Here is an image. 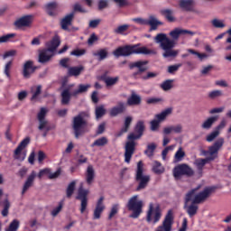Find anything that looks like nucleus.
<instances>
[{"instance_id": "nucleus-31", "label": "nucleus", "mask_w": 231, "mask_h": 231, "mask_svg": "<svg viewBox=\"0 0 231 231\" xmlns=\"http://www.w3.org/2000/svg\"><path fill=\"white\" fill-rule=\"evenodd\" d=\"M83 70H84V67L82 65L79 67H69L68 69L67 75H69V77H79L80 76Z\"/></svg>"}, {"instance_id": "nucleus-54", "label": "nucleus", "mask_w": 231, "mask_h": 231, "mask_svg": "<svg viewBox=\"0 0 231 231\" xmlns=\"http://www.w3.org/2000/svg\"><path fill=\"white\" fill-rule=\"evenodd\" d=\"M129 28V25L125 24V25H119L117 26L114 32L117 33V34H124L125 32H127Z\"/></svg>"}, {"instance_id": "nucleus-15", "label": "nucleus", "mask_w": 231, "mask_h": 231, "mask_svg": "<svg viewBox=\"0 0 231 231\" xmlns=\"http://www.w3.org/2000/svg\"><path fill=\"white\" fill-rule=\"evenodd\" d=\"M149 64L147 60H137L134 62H130L128 67L130 69H137V72L134 73V76H137L142 74L147 69L146 65Z\"/></svg>"}, {"instance_id": "nucleus-51", "label": "nucleus", "mask_w": 231, "mask_h": 231, "mask_svg": "<svg viewBox=\"0 0 231 231\" xmlns=\"http://www.w3.org/2000/svg\"><path fill=\"white\" fill-rule=\"evenodd\" d=\"M63 206H64V200L60 201L59 206L57 208H54V209H52L51 216L53 217H56L58 214L61 212Z\"/></svg>"}, {"instance_id": "nucleus-28", "label": "nucleus", "mask_w": 231, "mask_h": 231, "mask_svg": "<svg viewBox=\"0 0 231 231\" xmlns=\"http://www.w3.org/2000/svg\"><path fill=\"white\" fill-rule=\"evenodd\" d=\"M147 25L151 26V31H156L159 25H162V23L160 22L156 16L151 15L147 20Z\"/></svg>"}, {"instance_id": "nucleus-3", "label": "nucleus", "mask_w": 231, "mask_h": 231, "mask_svg": "<svg viewBox=\"0 0 231 231\" xmlns=\"http://www.w3.org/2000/svg\"><path fill=\"white\" fill-rule=\"evenodd\" d=\"M133 54L156 55L157 51L154 50H149L144 46L139 47L138 44L119 46L113 51V55L116 58L128 57Z\"/></svg>"}, {"instance_id": "nucleus-34", "label": "nucleus", "mask_w": 231, "mask_h": 231, "mask_svg": "<svg viewBox=\"0 0 231 231\" xmlns=\"http://www.w3.org/2000/svg\"><path fill=\"white\" fill-rule=\"evenodd\" d=\"M217 120V116H211L208 118L201 125V128L204 130H209Z\"/></svg>"}, {"instance_id": "nucleus-36", "label": "nucleus", "mask_w": 231, "mask_h": 231, "mask_svg": "<svg viewBox=\"0 0 231 231\" xmlns=\"http://www.w3.org/2000/svg\"><path fill=\"white\" fill-rule=\"evenodd\" d=\"M224 97L223 90H211V92L208 93V97L211 100L219 99Z\"/></svg>"}, {"instance_id": "nucleus-26", "label": "nucleus", "mask_w": 231, "mask_h": 231, "mask_svg": "<svg viewBox=\"0 0 231 231\" xmlns=\"http://www.w3.org/2000/svg\"><path fill=\"white\" fill-rule=\"evenodd\" d=\"M73 17H74L73 12L65 15V17L60 21V26L62 30L64 31L69 30V26H70Z\"/></svg>"}, {"instance_id": "nucleus-52", "label": "nucleus", "mask_w": 231, "mask_h": 231, "mask_svg": "<svg viewBox=\"0 0 231 231\" xmlns=\"http://www.w3.org/2000/svg\"><path fill=\"white\" fill-rule=\"evenodd\" d=\"M185 156H186V153L185 152H183V148L180 147L175 154V162H181L183 160V157Z\"/></svg>"}, {"instance_id": "nucleus-37", "label": "nucleus", "mask_w": 231, "mask_h": 231, "mask_svg": "<svg viewBox=\"0 0 231 231\" xmlns=\"http://www.w3.org/2000/svg\"><path fill=\"white\" fill-rule=\"evenodd\" d=\"M171 113L172 108H166L162 113L155 116V120L160 121L161 123V121L165 120V118H167L168 116L171 115Z\"/></svg>"}, {"instance_id": "nucleus-21", "label": "nucleus", "mask_w": 231, "mask_h": 231, "mask_svg": "<svg viewBox=\"0 0 231 231\" xmlns=\"http://www.w3.org/2000/svg\"><path fill=\"white\" fill-rule=\"evenodd\" d=\"M212 189L209 188H206L203 191H200L199 193L196 194L193 203L199 204L202 201L206 200L209 195L211 194Z\"/></svg>"}, {"instance_id": "nucleus-2", "label": "nucleus", "mask_w": 231, "mask_h": 231, "mask_svg": "<svg viewBox=\"0 0 231 231\" xmlns=\"http://www.w3.org/2000/svg\"><path fill=\"white\" fill-rule=\"evenodd\" d=\"M144 132V122L143 121H139L136 123L134 126V133H131L128 136L127 141L125 143V162L129 164L131 163V160L133 158V155L134 154L135 152V147H136V142L134 140H138L142 137Z\"/></svg>"}, {"instance_id": "nucleus-7", "label": "nucleus", "mask_w": 231, "mask_h": 231, "mask_svg": "<svg viewBox=\"0 0 231 231\" xmlns=\"http://www.w3.org/2000/svg\"><path fill=\"white\" fill-rule=\"evenodd\" d=\"M138 198H139L138 195H134L128 200L126 207L128 210L132 212V214L130 215V217L137 218L141 216L143 212V202Z\"/></svg>"}, {"instance_id": "nucleus-43", "label": "nucleus", "mask_w": 231, "mask_h": 231, "mask_svg": "<svg viewBox=\"0 0 231 231\" xmlns=\"http://www.w3.org/2000/svg\"><path fill=\"white\" fill-rule=\"evenodd\" d=\"M44 7H45L46 12L49 15H51V16L55 15L54 11L57 7V4L55 2L48 3L47 5H45Z\"/></svg>"}, {"instance_id": "nucleus-59", "label": "nucleus", "mask_w": 231, "mask_h": 231, "mask_svg": "<svg viewBox=\"0 0 231 231\" xmlns=\"http://www.w3.org/2000/svg\"><path fill=\"white\" fill-rule=\"evenodd\" d=\"M219 134H220V132L216 130V131L212 132L209 135H207L206 141L211 143Z\"/></svg>"}, {"instance_id": "nucleus-32", "label": "nucleus", "mask_w": 231, "mask_h": 231, "mask_svg": "<svg viewBox=\"0 0 231 231\" xmlns=\"http://www.w3.org/2000/svg\"><path fill=\"white\" fill-rule=\"evenodd\" d=\"M194 3V0H180V7L184 11L190 12Z\"/></svg>"}, {"instance_id": "nucleus-12", "label": "nucleus", "mask_w": 231, "mask_h": 231, "mask_svg": "<svg viewBox=\"0 0 231 231\" xmlns=\"http://www.w3.org/2000/svg\"><path fill=\"white\" fill-rule=\"evenodd\" d=\"M89 191L88 189H84L83 183H80V186L78 189V196L76 199L80 201V213L84 214L88 208V196Z\"/></svg>"}, {"instance_id": "nucleus-23", "label": "nucleus", "mask_w": 231, "mask_h": 231, "mask_svg": "<svg viewBox=\"0 0 231 231\" xmlns=\"http://www.w3.org/2000/svg\"><path fill=\"white\" fill-rule=\"evenodd\" d=\"M35 178L36 172L32 171V172H31V174L28 176L26 181L23 184L22 195H24V193H26L29 190V189L33 185Z\"/></svg>"}, {"instance_id": "nucleus-40", "label": "nucleus", "mask_w": 231, "mask_h": 231, "mask_svg": "<svg viewBox=\"0 0 231 231\" xmlns=\"http://www.w3.org/2000/svg\"><path fill=\"white\" fill-rule=\"evenodd\" d=\"M108 143V140L106 137H101L97 139L96 141L93 142L91 144V147H104Z\"/></svg>"}, {"instance_id": "nucleus-60", "label": "nucleus", "mask_w": 231, "mask_h": 231, "mask_svg": "<svg viewBox=\"0 0 231 231\" xmlns=\"http://www.w3.org/2000/svg\"><path fill=\"white\" fill-rule=\"evenodd\" d=\"M12 65H13V61L10 60V61H8V62L5 64V66L4 73L5 74V76H6L7 78H10V77H11L10 71H11Z\"/></svg>"}, {"instance_id": "nucleus-13", "label": "nucleus", "mask_w": 231, "mask_h": 231, "mask_svg": "<svg viewBox=\"0 0 231 231\" xmlns=\"http://www.w3.org/2000/svg\"><path fill=\"white\" fill-rule=\"evenodd\" d=\"M173 211L169 209L162 226H159L158 229L155 231H171L173 224Z\"/></svg>"}, {"instance_id": "nucleus-35", "label": "nucleus", "mask_w": 231, "mask_h": 231, "mask_svg": "<svg viewBox=\"0 0 231 231\" xmlns=\"http://www.w3.org/2000/svg\"><path fill=\"white\" fill-rule=\"evenodd\" d=\"M157 148L155 143H151L147 145L146 150L144 151V154L149 157L152 158L154 156V152Z\"/></svg>"}, {"instance_id": "nucleus-38", "label": "nucleus", "mask_w": 231, "mask_h": 231, "mask_svg": "<svg viewBox=\"0 0 231 231\" xmlns=\"http://www.w3.org/2000/svg\"><path fill=\"white\" fill-rule=\"evenodd\" d=\"M161 14L168 20V22L171 23L175 21L173 11L171 9H162Z\"/></svg>"}, {"instance_id": "nucleus-29", "label": "nucleus", "mask_w": 231, "mask_h": 231, "mask_svg": "<svg viewBox=\"0 0 231 231\" xmlns=\"http://www.w3.org/2000/svg\"><path fill=\"white\" fill-rule=\"evenodd\" d=\"M93 56L97 59L98 61H103L108 56V50L106 48L100 49L98 51H94Z\"/></svg>"}, {"instance_id": "nucleus-30", "label": "nucleus", "mask_w": 231, "mask_h": 231, "mask_svg": "<svg viewBox=\"0 0 231 231\" xmlns=\"http://www.w3.org/2000/svg\"><path fill=\"white\" fill-rule=\"evenodd\" d=\"M3 209H2V217H7L9 216V210L11 208V202L8 198L5 199L1 203Z\"/></svg>"}, {"instance_id": "nucleus-20", "label": "nucleus", "mask_w": 231, "mask_h": 231, "mask_svg": "<svg viewBox=\"0 0 231 231\" xmlns=\"http://www.w3.org/2000/svg\"><path fill=\"white\" fill-rule=\"evenodd\" d=\"M126 111V106L124 102H118L116 106H113L109 110L110 116H118Z\"/></svg>"}, {"instance_id": "nucleus-41", "label": "nucleus", "mask_w": 231, "mask_h": 231, "mask_svg": "<svg viewBox=\"0 0 231 231\" xmlns=\"http://www.w3.org/2000/svg\"><path fill=\"white\" fill-rule=\"evenodd\" d=\"M106 114V109L105 108L104 105L96 106L95 115L97 119L104 117Z\"/></svg>"}, {"instance_id": "nucleus-61", "label": "nucleus", "mask_w": 231, "mask_h": 231, "mask_svg": "<svg viewBox=\"0 0 231 231\" xmlns=\"http://www.w3.org/2000/svg\"><path fill=\"white\" fill-rule=\"evenodd\" d=\"M86 54L85 49H77L71 51L70 55L76 56V57H81Z\"/></svg>"}, {"instance_id": "nucleus-1", "label": "nucleus", "mask_w": 231, "mask_h": 231, "mask_svg": "<svg viewBox=\"0 0 231 231\" xmlns=\"http://www.w3.org/2000/svg\"><path fill=\"white\" fill-rule=\"evenodd\" d=\"M180 34L193 36L195 32L189 30L176 28L169 33L171 40L165 33H158L155 38H153L155 43L160 44L161 50L164 51L162 53L164 59L176 58L178 56L179 51L174 50V48L176 46V41H178Z\"/></svg>"}, {"instance_id": "nucleus-49", "label": "nucleus", "mask_w": 231, "mask_h": 231, "mask_svg": "<svg viewBox=\"0 0 231 231\" xmlns=\"http://www.w3.org/2000/svg\"><path fill=\"white\" fill-rule=\"evenodd\" d=\"M75 185H76V181L73 180V181L69 185V187H67V189H66V197H67V199H70L71 196L73 195L74 190H75Z\"/></svg>"}, {"instance_id": "nucleus-46", "label": "nucleus", "mask_w": 231, "mask_h": 231, "mask_svg": "<svg viewBox=\"0 0 231 231\" xmlns=\"http://www.w3.org/2000/svg\"><path fill=\"white\" fill-rule=\"evenodd\" d=\"M211 24L216 29H224L226 27L225 21L215 18L211 21Z\"/></svg>"}, {"instance_id": "nucleus-53", "label": "nucleus", "mask_w": 231, "mask_h": 231, "mask_svg": "<svg viewBox=\"0 0 231 231\" xmlns=\"http://www.w3.org/2000/svg\"><path fill=\"white\" fill-rule=\"evenodd\" d=\"M18 228H19V221L16 220V219H14V220H13V221L10 223L8 228H6L5 231H17Z\"/></svg>"}, {"instance_id": "nucleus-10", "label": "nucleus", "mask_w": 231, "mask_h": 231, "mask_svg": "<svg viewBox=\"0 0 231 231\" xmlns=\"http://www.w3.org/2000/svg\"><path fill=\"white\" fill-rule=\"evenodd\" d=\"M48 113H49V109L45 108V106H42L37 115V119L39 121L38 129L40 131L50 132L51 130V126L49 121L46 119Z\"/></svg>"}, {"instance_id": "nucleus-5", "label": "nucleus", "mask_w": 231, "mask_h": 231, "mask_svg": "<svg viewBox=\"0 0 231 231\" xmlns=\"http://www.w3.org/2000/svg\"><path fill=\"white\" fill-rule=\"evenodd\" d=\"M90 87L91 86L89 84H87V85L79 84V88L77 90H74V92H71V88H73V85L65 87L64 88H62L60 92V97H61L60 104L62 106H68L70 103L72 97H76L79 94L88 92Z\"/></svg>"}, {"instance_id": "nucleus-9", "label": "nucleus", "mask_w": 231, "mask_h": 231, "mask_svg": "<svg viewBox=\"0 0 231 231\" xmlns=\"http://www.w3.org/2000/svg\"><path fill=\"white\" fill-rule=\"evenodd\" d=\"M194 173L193 169L186 163L180 164L173 168V177H175L176 180H180L183 176L190 178Z\"/></svg>"}, {"instance_id": "nucleus-22", "label": "nucleus", "mask_w": 231, "mask_h": 231, "mask_svg": "<svg viewBox=\"0 0 231 231\" xmlns=\"http://www.w3.org/2000/svg\"><path fill=\"white\" fill-rule=\"evenodd\" d=\"M53 56V52L51 51H48V49H44L39 53V63L45 64L48 63Z\"/></svg>"}, {"instance_id": "nucleus-58", "label": "nucleus", "mask_w": 231, "mask_h": 231, "mask_svg": "<svg viewBox=\"0 0 231 231\" xmlns=\"http://www.w3.org/2000/svg\"><path fill=\"white\" fill-rule=\"evenodd\" d=\"M108 7V1L107 0H98L97 2V8L99 11H103L104 9Z\"/></svg>"}, {"instance_id": "nucleus-17", "label": "nucleus", "mask_w": 231, "mask_h": 231, "mask_svg": "<svg viewBox=\"0 0 231 231\" xmlns=\"http://www.w3.org/2000/svg\"><path fill=\"white\" fill-rule=\"evenodd\" d=\"M225 139L224 138H218L217 141L214 142L213 145L209 147V150L206 152V154H209L211 157H215V154H217L224 146Z\"/></svg>"}, {"instance_id": "nucleus-16", "label": "nucleus", "mask_w": 231, "mask_h": 231, "mask_svg": "<svg viewBox=\"0 0 231 231\" xmlns=\"http://www.w3.org/2000/svg\"><path fill=\"white\" fill-rule=\"evenodd\" d=\"M215 160V157H207L206 159H196L194 165L197 169V174L199 178L203 176L204 167L208 164V162Z\"/></svg>"}, {"instance_id": "nucleus-25", "label": "nucleus", "mask_w": 231, "mask_h": 231, "mask_svg": "<svg viewBox=\"0 0 231 231\" xmlns=\"http://www.w3.org/2000/svg\"><path fill=\"white\" fill-rule=\"evenodd\" d=\"M133 117L131 116H128L125 119L124 126L122 127L121 131L116 133V137H121L125 134V133H127L129 128L131 127V125L133 123Z\"/></svg>"}, {"instance_id": "nucleus-63", "label": "nucleus", "mask_w": 231, "mask_h": 231, "mask_svg": "<svg viewBox=\"0 0 231 231\" xmlns=\"http://www.w3.org/2000/svg\"><path fill=\"white\" fill-rule=\"evenodd\" d=\"M180 66H181L180 64L169 66L168 73H170V74L175 73L179 69V68H180Z\"/></svg>"}, {"instance_id": "nucleus-56", "label": "nucleus", "mask_w": 231, "mask_h": 231, "mask_svg": "<svg viewBox=\"0 0 231 231\" xmlns=\"http://www.w3.org/2000/svg\"><path fill=\"white\" fill-rule=\"evenodd\" d=\"M160 121L153 119L152 121H151L150 123V129L152 132H157L160 128Z\"/></svg>"}, {"instance_id": "nucleus-39", "label": "nucleus", "mask_w": 231, "mask_h": 231, "mask_svg": "<svg viewBox=\"0 0 231 231\" xmlns=\"http://www.w3.org/2000/svg\"><path fill=\"white\" fill-rule=\"evenodd\" d=\"M152 171L155 174L161 175L165 172V168L162 166V163L158 161L153 162Z\"/></svg>"}, {"instance_id": "nucleus-45", "label": "nucleus", "mask_w": 231, "mask_h": 231, "mask_svg": "<svg viewBox=\"0 0 231 231\" xmlns=\"http://www.w3.org/2000/svg\"><path fill=\"white\" fill-rule=\"evenodd\" d=\"M174 79H167L161 84V88L163 91H169L173 88Z\"/></svg>"}, {"instance_id": "nucleus-47", "label": "nucleus", "mask_w": 231, "mask_h": 231, "mask_svg": "<svg viewBox=\"0 0 231 231\" xmlns=\"http://www.w3.org/2000/svg\"><path fill=\"white\" fill-rule=\"evenodd\" d=\"M36 90H34V88L31 89V93H32V97H31V100H36L40 94L42 92V86L39 85L36 88Z\"/></svg>"}, {"instance_id": "nucleus-18", "label": "nucleus", "mask_w": 231, "mask_h": 231, "mask_svg": "<svg viewBox=\"0 0 231 231\" xmlns=\"http://www.w3.org/2000/svg\"><path fill=\"white\" fill-rule=\"evenodd\" d=\"M105 209L106 206L104 205V197H100L94 209L93 219H99Z\"/></svg>"}, {"instance_id": "nucleus-62", "label": "nucleus", "mask_w": 231, "mask_h": 231, "mask_svg": "<svg viewBox=\"0 0 231 231\" xmlns=\"http://www.w3.org/2000/svg\"><path fill=\"white\" fill-rule=\"evenodd\" d=\"M69 61H70L69 58H63L60 60V66H61V68H65L68 69L69 68H70L69 64Z\"/></svg>"}, {"instance_id": "nucleus-4", "label": "nucleus", "mask_w": 231, "mask_h": 231, "mask_svg": "<svg viewBox=\"0 0 231 231\" xmlns=\"http://www.w3.org/2000/svg\"><path fill=\"white\" fill-rule=\"evenodd\" d=\"M88 118H90V114L86 111L79 112L78 116H74L72 128L74 130L75 138L79 139L86 133V128L88 126Z\"/></svg>"}, {"instance_id": "nucleus-50", "label": "nucleus", "mask_w": 231, "mask_h": 231, "mask_svg": "<svg viewBox=\"0 0 231 231\" xmlns=\"http://www.w3.org/2000/svg\"><path fill=\"white\" fill-rule=\"evenodd\" d=\"M187 51L189 53L196 55L200 61H203L205 59H207L208 57L206 53H199L198 51H196L192 49H188Z\"/></svg>"}, {"instance_id": "nucleus-11", "label": "nucleus", "mask_w": 231, "mask_h": 231, "mask_svg": "<svg viewBox=\"0 0 231 231\" xmlns=\"http://www.w3.org/2000/svg\"><path fill=\"white\" fill-rule=\"evenodd\" d=\"M31 139L29 137H26L19 143L16 150H14V160H17L19 162H24L27 157V152L22 151L29 145Z\"/></svg>"}, {"instance_id": "nucleus-64", "label": "nucleus", "mask_w": 231, "mask_h": 231, "mask_svg": "<svg viewBox=\"0 0 231 231\" xmlns=\"http://www.w3.org/2000/svg\"><path fill=\"white\" fill-rule=\"evenodd\" d=\"M101 20L97 19V20H92L89 23V28L95 29L100 24Z\"/></svg>"}, {"instance_id": "nucleus-44", "label": "nucleus", "mask_w": 231, "mask_h": 231, "mask_svg": "<svg viewBox=\"0 0 231 231\" xmlns=\"http://www.w3.org/2000/svg\"><path fill=\"white\" fill-rule=\"evenodd\" d=\"M103 81H105L107 87H111L117 84V82L119 81V77H106L103 78Z\"/></svg>"}, {"instance_id": "nucleus-42", "label": "nucleus", "mask_w": 231, "mask_h": 231, "mask_svg": "<svg viewBox=\"0 0 231 231\" xmlns=\"http://www.w3.org/2000/svg\"><path fill=\"white\" fill-rule=\"evenodd\" d=\"M196 204L197 203H194V201H193L190 206H189V207H188V205L185 206V208H187V213L189 217H193L197 214V210L199 208Z\"/></svg>"}, {"instance_id": "nucleus-19", "label": "nucleus", "mask_w": 231, "mask_h": 231, "mask_svg": "<svg viewBox=\"0 0 231 231\" xmlns=\"http://www.w3.org/2000/svg\"><path fill=\"white\" fill-rule=\"evenodd\" d=\"M32 22V15H25L19 18L14 22V26L16 28L21 29L23 27H29Z\"/></svg>"}, {"instance_id": "nucleus-6", "label": "nucleus", "mask_w": 231, "mask_h": 231, "mask_svg": "<svg viewBox=\"0 0 231 231\" xmlns=\"http://www.w3.org/2000/svg\"><path fill=\"white\" fill-rule=\"evenodd\" d=\"M151 181V175L143 174V163L142 161L137 162L135 171V182L138 184L135 190L140 191L144 189Z\"/></svg>"}, {"instance_id": "nucleus-24", "label": "nucleus", "mask_w": 231, "mask_h": 231, "mask_svg": "<svg viewBox=\"0 0 231 231\" xmlns=\"http://www.w3.org/2000/svg\"><path fill=\"white\" fill-rule=\"evenodd\" d=\"M60 38L56 35L51 42H46V48L49 51L54 52L55 50L60 46Z\"/></svg>"}, {"instance_id": "nucleus-55", "label": "nucleus", "mask_w": 231, "mask_h": 231, "mask_svg": "<svg viewBox=\"0 0 231 231\" xmlns=\"http://www.w3.org/2000/svg\"><path fill=\"white\" fill-rule=\"evenodd\" d=\"M118 211H119V205L118 204L113 205L108 216V219L110 220L111 218L115 217L118 214Z\"/></svg>"}, {"instance_id": "nucleus-57", "label": "nucleus", "mask_w": 231, "mask_h": 231, "mask_svg": "<svg viewBox=\"0 0 231 231\" xmlns=\"http://www.w3.org/2000/svg\"><path fill=\"white\" fill-rule=\"evenodd\" d=\"M14 36H15L14 33H9V34L1 36L0 37V44L10 42L11 39H13Z\"/></svg>"}, {"instance_id": "nucleus-8", "label": "nucleus", "mask_w": 231, "mask_h": 231, "mask_svg": "<svg viewBox=\"0 0 231 231\" xmlns=\"http://www.w3.org/2000/svg\"><path fill=\"white\" fill-rule=\"evenodd\" d=\"M162 217V209L159 205L154 208L153 203L149 204V209L147 211L146 221L155 225L160 221Z\"/></svg>"}, {"instance_id": "nucleus-33", "label": "nucleus", "mask_w": 231, "mask_h": 231, "mask_svg": "<svg viewBox=\"0 0 231 231\" xmlns=\"http://www.w3.org/2000/svg\"><path fill=\"white\" fill-rule=\"evenodd\" d=\"M86 180L88 185H91L95 180V169L92 165H89L87 169Z\"/></svg>"}, {"instance_id": "nucleus-27", "label": "nucleus", "mask_w": 231, "mask_h": 231, "mask_svg": "<svg viewBox=\"0 0 231 231\" xmlns=\"http://www.w3.org/2000/svg\"><path fill=\"white\" fill-rule=\"evenodd\" d=\"M142 102V97L140 95L132 92L131 96L127 99V105L132 106H138Z\"/></svg>"}, {"instance_id": "nucleus-14", "label": "nucleus", "mask_w": 231, "mask_h": 231, "mask_svg": "<svg viewBox=\"0 0 231 231\" xmlns=\"http://www.w3.org/2000/svg\"><path fill=\"white\" fill-rule=\"evenodd\" d=\"M37 67L33 65V61L29 60L23 63L22 75L23 79H29L32 75L35 72Z\"/></svg>"}, {"instance_id": "nucleus-48", "label": "nucleus", "mask_w": 231, "mask_h": 231, "mask_svg": "<svg viewBox=\"0 0 231 231\" xmlns=\"http://www.w3.org/2000/svg\"><path fill=\"white\" fill-rule=\"evenodd\" d=\"M197 189H192L191 191L188 192L186 194V198H185V207H187L188 203L189 201L193 202V199H195V197L197 196L196 194Z\"/></svg>"}]
</instances>
